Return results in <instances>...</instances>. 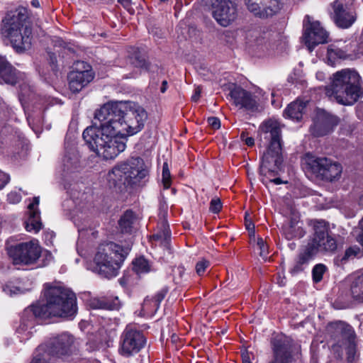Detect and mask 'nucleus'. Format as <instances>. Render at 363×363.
Wrapping results in <instances>:
<instances>
[{"label":"nucleus","mask_w":363,"mask_h":363,"mask_svg":"<svg viewBox=\"0 0 363 363\" xmlns=\"http://www.w3.org/2000/svg\"><path fill=\"white\" fill-rule=\"evenodd\" d=\"M22 79V74L15 69L4 57L0 60V80L8 84L14 85Z\"/></svg>","instance_id":"5701e85b"},{"label":"nucleus","mask_w":363,"mask_h":363,"mask_svg":"<svg viewBox=\"0 0 363 363\" xmlns=\"http://www.w3.org/2000/svg\"><path fill=\"white\" fill-rule=\"evenodd\" d=\"M163 220L160 223V230L152 236V238L160 242V245L166 248L169 247L171 233L169 231V225L165 219L167 212L164 211L160 213Z\"/></svg>","instance_id":"bb28decb"},{"label":"nucleus","mask_w":363,"mask_h":363,"mask_svg":"<svg viewBox=\"0 0 363 363\" xmlns=\"http://www.w3.org/2000/svg\"><path fill=\"white\" fill-rule=\"evenodd\" d=\"M147 118L145 110L132 102H109L95 113V123L82 136L89 148L104 160H113L126 147V137L140 132Z\"/></svg>","instance_id":"f257e3e1"},{"label":"nucleus","mask_w":363,"mask_h":363,"mask_svg":"<svg viewBox=\"0 0 363 363\" xmlns=\"http://www.w3.org/2000/svg\"><path fill=\"white\" fill-rule=\"evenodd\" d=\"M229 96L233 104L239 108L250 112L259 111V104L256 96L240 86H235L230 89Z\"/></svg>","instance_id":"6ab92c4d"},{"label":"nucleus","mask_w":363,"mask_h":363,"mask_svg":"<svg viewBox=\"0 0 363 363\" xmlns=\"http://www.w3.org/2000/svg\"><path fill=\"white\" fill-rule=\"evenodd\" d=\"M210 262L206 259H201L196 264V272L198 275L202 276L206 269L209 267Z\"/></svg>","instance_id":"c03bdc74"},{"label":"nucleus","mask_w":363,"mask_h":363,"mask_svg":"<svg viewBox=\"0 0 363 363\" xmlns=\"http://www.w3.org/2000/svg\"><path fill=\"white\" fill-rule=\"evenodd\" d=\"M272 182L274 183L275 184H280L282 183V181L280 178H276L274 179L270 180Z\"/></svg>","instance_id":"bf43d9fd"},{"label":"nucleus","mask_w":363,"mask_h":363,"mask_svg":"<svg viewBox=\"0 0 363 363\" xmlns=\"http://www.w3.org/2000/svg\"><path fill=\"white\" fill-rule=\"evenodd\" d=\"M246 228L248 230H253L254 229V225L250 222L249 223H246Z\"/></svg>","instance_id":"680f3d73"},{"label":"nucleus","mask_w":363,"mask_h":363,"mask_svg":"<svg viewBox=\"0 0 363 363\" xmlns=\"http://www.w3.org/2000/svg\"><path fill=\"white\" fill-rule=\"evenodd\" d=\"M273 351L274 359L269 363H289L291 361V346L286 340H274Z\"/></svg>","instance_id":"b1692460"},{"label":"nucleus","mask_w":363,"mask_h":363,"mask_svg":"<svg viewBox=\"0 0 363 363\" xmlns=\"http://www.w3.org/2000/svg\"><path fill=\"white\" fill-rule=\"evenodd\" d=\"M328 331L335 343L333 347H342L349 343L353 342L356 339V334L353 328L344 321H335L328 326Z\"/></svg>","instance_id":"a211bd4d"},{"label":"nucleus","mask_w":363,"mask_h":363,"mask_svg":"<svg viewBox=\"0 0 363 363\" xmlns=\"http://www.w3.org/2000/svg\"><path fill=\"white\" fill-rule=\"evenodd\" d=\"M28 16V9L18 6L15 11L7 13L1 21L2 36L10 41L18 53L29 50L32 45V28L25 24Z\"/></svg>","instance_id":"7ed1b4c3"},{"label":"nucleus","mask_w":363,"mask_h":363,"mask_svg":"<svg viewBox=\"0 0 363 363\" xmlns=\"http://www.w3.org/2000/svg\"><path fill=\"white\" fill-rule=\"evenodd\" d=\"M143 333L132 326H127L121 335L119 353L124 357L138 353L145 345Z\"/></svg>","instance_id":"4468645a"},{"label":"nucleus","mask_w":363,"mask_h":363,"mask_svg":"<svg viewBox=\"0 0 363 363\" xmlns=\"http://www.w3.org/2000/svg\"><path fill=\"white\" fill-rule=\"evenodd\" d=\"M40 203L39 196L33 199V201L28 204L29 216L25 222L27 231L33 233H38L43 228V223L40 219V213L38 209Z\"/></svg>","instance_id":"4be33fe9"},{"label":"nucleus","mask_w":363,"mask_h":363,"mask_svg":"<svg viewBox=\"0 0 363 363\" xmlns=\"http://www.w3.org/2000/svg\"><path fill=\"white\" fill-rule=\"evenodd\" d=\"M261 135L269 141V145L262 157L260 173L274 172L280 169L282 162L281 131L278 122L269 120L259 127Z\"/></svg>","instance_id":"39448f33"},{"label":"nucleus","mask_w":363,"mask_h":363,"mask_svg":"<svg viewBox=\"0 0 363 363\" xmlns=\"http://www.w3.org/2000/svg\"><path fill=\"white\" fill-rule=\"evenodd\" d=\"M361 252L360 248L357 246H352L348 247L342 256H338L335 259V262L337 264H343L347 262L349 259H353L356 256H358Z\"/></svg>","instance_id":"72a5a7b5"},{"label":"nucleus","mask_w":363,"mask_h":363,"mask_svg":"<svg viewBox=\"0 0 363 363\" xmlns=\"http://www.w3.org/2000/svg\"><path fill=\"white\" fill-rule=\"evenodd\" d=\"M135 220V216L132 211H126L119 220L118 224L122 232L129 233Z\"/></svg>","instance_id":"473e14b6"},{"label":"nucleus","mask_w":363,"mask_h":363,"mask_svg":"<svg viewBox=\"0 0 363 363\" xmlns=\"http://www.w3.org/2000/svg\"><path fill=\"white\" fill-rule=\"evenodd\" d=\"M245 143L247 145V146H253L254 144H255V140L252 137H247L246 138L245 140L244 141Z\"/></svg>","instance_id":"5fc2aeb1"},{"label":"nucleus","mask_w":363,"mask_h":363,"mask_svg":"<svg viewBox=\"0 0 363 363\" xmlns=\"http://www.w3.org/2000/svg\"><path fill=\"white\" fill-rule=\"evenodd\" d=\"M47 235H50L52 238L54 235V233H53V232H51L50 233H48Z\"/></svg>","instance_id":"338daca9"},{"label":"nucleus","mask_w":363,"mask_h":363,"mask_svg":"<svg viewBox=\"0 0 363 363\" xmlns=\"http://www.w3.org/2000/svg\"><path fill=\"white\" fill-rule=\"evenodd\" d=\"M314 256L315 255L313 251L306 245L303 251L296 259L293 267L290 269V273L292 275H296L303 272L308 267L309 262Z\"/></svg>","instance_id":"a878e982"},{"label":"nucleus","mask_w":363,"mask_h":363,"mask_svg":"<svg viewBox=\"0 0 363 363\" xmlns=\"http://www.w3.org/2000/svg\"><path fill=\"white\" fill-rule=\"evenodd\" d=\"M347 350V361L348 363H354L356 360V344L355 341L344 345Z\"/></svg>","instance_id":"ea45409f"},{"label":"nucleus","mask_w":363,"mask_h":363,"mask_svg":"<svg viewBox=\"0 0 363 363\" xmlns=\"http://www.w3.org/2000/svg\"><path fill=\"white\" fill-rule=\"evenodd\" d=\"M91 67L84 61H77L69 71V91L77 93L81 91L94 79Z\"/></svg>","instance_id":"dca6fc26"},{"label":"nucleus","mask_w":363,"mask_h":363,"mask_svg":"<svg viewBox=\"0 0 363 363\" xmlns=\"http://www.w3.org/2000/svg\"><path fill=\"white\" fill-rule=\"evenodd\" d=\"M339 123V119L324 110H318L310 131L315 137L324 136L333 131Z\"/></svg>","instance_id":"aec40b11"},{"label":"nucleus","mask_w":363,"mask_h":363,"mask_svg":"<svg viewBox=\"0 0 363 363\" xmlns=\"http://www.w3.org/2000/svg\"><path fill=\"white\" fill-rule=\"evenodd\" d=\"M247 10L261 18H268L281 9L280 0H245Z\"/></svg>","instance_id":"412c9836"},{"label":"nucleus","mask_w":363,"mask_h":363,"mask_svg":"<svg viewBox=\"0 0 363 363\" xmlns=\"http://www.w3.org/2000/svg\"><path fill=\"white\" fill-rule=\"evenodd\" d=\"M323 75H324V74H323V72H318V73L316 74V77H317L318 79L322 80V79H323V77H324Z\"/></svg>","instance_id":"e2e57ef3"},{"label":"nucleus","mask_w":363,"mask_h":363,"mask_svg":"<svg viewBox=\"0 0 363 363\" xmlns=\"http://www.w3.org/2000/svg\"><path fill=\"white\" fill-rule=\"evenodd\" d=\"M350 293L353 299L363 301V273L352 281Z\"/></svg>","instance_id":"c756f323"},{"label":"nucleus","mask_w":363,"mask_h":363,"mask_svg":"<svg viewBox=\"0 0 363 363\" xmlns=\"http://www.w3.org/2000/svg\"><path fill=\"white\" fill-rule=\"evenodd\" d=\"M31 5L35 8H38L40 7V2L38 0H32Z\"/></svg>","instance_id":"13d9d810"},{"label":"nucleus","mask_w":363,"mask_h":363,"mask_svg":"<svg viewBox=\"0 0 363 363\" xmlns=\"http://www.w3.org/2000/svg\"><path fill=\"white\" fill-rule=\"evenodd\" d=\"M162 182L164 189H169L172 184L170 171L167 162H164L162 166Z\"/></svg>","instance_id":"4c0bfd02"},{"label":"nucleus","mask_w":363,"mask_h":363,"mask_svg":"<svg viewBox=\"0 0 363 363\" xmlns=\"http://www.w3.org/2000/svg\"><path fill=\"white\" fill-rule=\"evenodd\" d=\"M44 303H36L26 308L21 315L16 333L21 342L31 337L35 325L39 321L52 317L65 318L68 315V289L61 281L45 283L43 285Z\"/></svg>","instance_id":"f03ea898"},{"label":"nucleus","mask_w":363,"mask_h":363,"mask_svg":"<svg viewBox=\"0 0 363 363\" xmlns=\"http://www.w3.org/2000/svg\"><path fill=\"white\" fill-rule=\"evenodd\" d=\"M132 64L138 68L145 71H151L150 65L141 56H136L132 60Z\"/></svg>","instance_id":"a19ab883"},{"label":"nucleus","mask_w":363,"mask_h":363,"mask_svg":"<svg viewBox=\"0 0 363 363\" xmlns=\"http://www.w3.org/2000/svg\"><path fill=\"white\" fill-rule=\"evenodd\" d=\"M3 290L6 294L11 296L25 293V290L22 289L19 286L14 285L12 283L6 284L4 286Z\"/></svg>","instance_id":"79ce46f5"},{"label":"nucleus","mask_w":363,"mask_h":363,"mask_svg":"<svg viewBox=\"0 0 363 363\" xmlns=\"http://www.w3.org/2000/svg\"><path fill=\"white\" fill-rule=\"evenodd\" d=\"M306 103L302 101H296L291 103L285 109L284 116L286 118L298 121L302 118L303 110Z\"/></svg>","instance_id":"cd10ccee"},{"label":"nucleus","mask_w":363,"mask_h":363,"mask_svg":"<svg viewBox=\"0 0 363 363\" xmlns=\"http://www.w3.org/2000/svg\"><path fill=\"white\" fill-rule=\"evenodd\" d=\"M247 133L246 132H242L240 134V139L242 141H245L246 138H247Z\"/></svg>","instance_id":"052dcab7"},{"label":"nucleus","mask_w":363,"mask_h":363,"mask_svg":"<svg viewBox=\"0 0 363 363\" xmlns=\"http://www.w3.org/2000/svg\"><path fill=\"white\" fill-rule=\"evenodd\" d=\"M359 233L357 235V241L361 244V245L363 247V218L359 223ZM363 255V252H362Z\"/></svg>","instance_id":"8fccbe9b"},{"label":"nucleus","mask_w":363,"mask_h":363,"mask_svg":"<svg viewBox=\"0 0 363 363\" xmlns=\"http://www.w3.org/2000/svg\"><path fill=\"white\" fill-rule=\"evenodd\" d=\"M90 306L94 309L117 310L121 306L118 296L113 297L111 301L106 298H94L90 302Z\"/></svg>","instance_id":"c85d7f7f"},{"label":"nucleus","mask_w":363,"mask_h":363,"mask_svg":"<svg viewBox=\"0 0 363 363\" xmlns=\"http://www.w3.org/2000/svg\"><path fill=\"white\" fill-rule=\"evenodd\" d=\"M330 17L341 28H348L355 22L357 13L354 0H335L331 4Z\"/></svg>","instance_id":"ddd939ff"},{"label":"nucleus","mask_w":363,"mask_h":363,"mask_svg":"<svg viewBox=\"0 0 363 363\" xmlns=\"http://www.w3.org/2000/svg\"><path fill=\"white\" fill-rule=\"evenodd\" d=\"M201 89L200 87H196L194 90V94L192 95L191 99L194 101H197L201 95Z\"/></svg>","instance_id":"3c124183"},{"label":"nucleus","mask_w":363,"mask_h":363,"mask_svg":"<svg viewBox=\"0 0 363 363\" xmlns=\"http://www.w3.org/2000/svg\"><path fill=\"white\" fill-rule=\"evenodd\" d=\"M327 270V267L323 264H315L312 269L313 281L315 283L320 282L323 277V274Z\"/></svg>","instance_id":"e433bc0d"},{"label":"nucleus","mask_w":363,"mask_h":363,"mask_svg":"<svg viewBox=\"0 0 363 363\" xmlns=\"http://www.w3.org/2000/svg\"><path fill=\"white\" fill-rule=\"evenodd\" d=\"M67 163L68 158L65 153L63 155L62 161L59 164L56 172L57 179L58 180V182L63 186L64 189H66L67 187V177L68 175Z\"/></svg>","instance_id":"7c9ffc66"},{"label":"nucleus","mask_w":363,"mask_h":363,"mask_svg":"<svg viewBox=\"0 0 363 363\" xmlns=\"http://www.w3.org/2000/svg\"><path fill=\"white\" fill-rule=\"evenodd\" d=\"M346 57L345 52L340 48H330L328 50L327 57L328 63L331 65L335 64L336 60L344 59Z\"/></svg>","instance_id":"f704fd0d"},{"label":"nucleus","mask_w":363,"mask_h":363,"mask_svg":"<svg viewBox=\"0 0 363 363\" xmlns=\"http://www.w3.org/2000/svg\"><path fill=\"white\" fill-rule=\"evenodd\" d=\"M49 353L44 347H38L30 363H53L50 355L64 358L68 354V334L62 333L50 339L48 343Z\"/></svg>","instance_id":"9d476101"},{"label":"nucleus","mask_w":363,"mask_h":363,"mask_svg":"<svg viewBox=\"0 0 363 363\" xmlns=\"http://www.w3.org/2000/svg\"><path fill=\"white\" fill-rule=\"evenodd\" d=\"M50 65L52 69V74L46 76L43 72L39 71L40 74L43 76L45 80L48 82H54L58 79V73L61 74L58 66L55 64L57 62L56 55L53 52H48Z\"/></svg>","instance_id":"2f4dec72"},{"label":"nucleus","mask_w":363,"mask_h":363,"mask_svg":"<svg viewBox=\"0 0 363 363\" xmlns=\"http://www.w3.org/2000/svg\"><path fill=\"white\" fill-rule=\"evenodd\" d=\"M149 171L143 160L139 157L116 165L108 174L107 180L111 186L121 188L122 186L136 184L146 178Z\"/></svg>","instance_id":"0eeeda50"},{"label":"nucleus","mask_w":363,"mask_h":363,"mask_svg":"<svg viewBox=\"0 0 363 363\" xmlns=\"http://www.w3.org/2000/svg\"><path fill=\"white\" fill-rule=\"evenodd\" d=\"M118 1L127 10L130 9L131 0H118Z\"/></svg>","instance_id":"864d4df0"},{"label":"nucleus","mask_w":363,"mask_h":363,"mask_svg":"<svg viewBox=\"0 0 363 363\" xmlns=\"http://www.w3.org/2000/svg\"><path fill=\"white\" fill-rule=\"evenodd\" d=\"M303 40L308 50L312 52L319 44L327 43L328 33L318 21H313L309 16L303 20Z\"/></svg>","instance_id":"2eb2a0df"},{"label":"nucleus","mask_w":363,"mask_h":363,"mask_svg":"<svg viewBox=\"0 0 363 363\" xmlns=\"http://www.w3.org/2000/svg\"><path fill=\"white\" fill-rule=\"evenodd\" d=\"M315 233L307 246L315 255L318 252L334 253L337 249L336 237L330 233L323 222H318L314 226Z\"/></svg>","instance_id":"9b49d317"},{"label":"nucleus","mask_w":363,"mask_h":363,"mask_svg":"<svg viewBox=\"0 0 363 363\" xmlns=\"http://www.w3.org/2000/svg\"><path fill=\"white\" fill-rule=\"evenodd\" d=\"M359 204L360 206H363V194L359 197Z\"/></svg>","instance_id":"0e129e2a"},{"label":"nucleus","mask_w":363,"mask_h":363,"mask_svg":"<svg viewBox=\"0 0 363 363\" xmlns=\"http://www.w3.org/2000/svg\"><path fill=\"white\" fill-rule=\"evenodd\" d=\"M130 251L129 245L122 247L113 242L101 244L94 259V272L106 279L116 277Z\"/></svg>","instance_id":"423d86ee"},{"label":"nucleus","mask_w":363,"mask_h":363,"mask_svg":"<svg viewBox=\"0 0 363 363\" xmlns=\"http://www.w3.org/2000/svg\"><path fill=\"white\" fill-rule=\"evenodd\" d=\"M349 303H345L343 306H342L340 307V308H347L349 306Z\"/></svg>","instance_id":"69168bd1"},{"label":"nucleus","mask_w":363,"mask_h":363,"mask_svg":"<svg viewBox=\"0 0 363 363\" xmlns=\"http://www.w3.org/2000/svg\"><path fill=\"white\" fill-rule=\"evenodd\" d=\"M9 176L0 170V190L9 183Z\"/></svg>","instance_id":"09e8293b"},{"label":"nucleus","mask_w":363,"mask_h":363,"mask_svg":"<svg viewBox=\"0 0 363 363\" xmlns=\"http://www.w3.org/2000/svg\"><path fill=\"white\" fill-rule=\"evenodd\" d=\"M133 270L137 274L147 273L150 270V266L147 260L143 257H139L135 259L133 262Z\"/></svg>","instance_id":"c9c22d12"},{"label":"nucleus","mask_w":363,"mask_h":363,"mask_svg":"<svg viewBox=\"0 0 363 363\" xmlns=\"http://www.w3.org/2000/svg\"><path fill=\"white\" fill-rule=\"evenodd\" d=\"M222 208V203L218 198H213L210 203V211L213 213H218Z\"/></svg>","instance_id":"a18cd8bd"},{"label":"nucleus","mask_w":363,"mask_h":363,"mask_svg":"<svg viewBox=\"0 0 363 363\" xmlns=\"http://www.w3.org/2000/svg\"><path fill=\"white\" fill-rule=\"evenodd\" d=\"M243 363H250L249 361L245 360Z\"/></svg>","instance_id":"774afa93"},{"label":"nucleus","mask_w":363,"mask_h":363,"mask_svg":"<svg viewBox=\"0 0 363 363\" xmlns=\"http://www.w3.org/2000/svg\"><path fill=\"white\" fill-rule=\"evenodd\" d=\"M208 125L213 129L217 130L220 127V121L216 117H210L208 118Z\"/></svg>","instance_id":"de8ad7c7"},{"label":"nucleus","mask_w":363,"mask_h":363,"mask_svg":"<svg viewBox=\"0 0 363 363\" xmlns=\"http://www.w3.org/2000/svg\"><path fill=\"white\" fill-rule=\"evenodd\" d=\"M7 200L10 203H18L21 200V196L16 191H11L7 195Z\"/></svg>","instance_id":"49530a36"},{"label":"nucleus","mask_w":363,"mask_h":363,"mask_svg":"<svg viewBox=\"0 0 363 363\" xmlns=\"http://www.w3.org/2000/svg\"><path fill=\"white\" fill-rule=\"evenodd\" d=\"M213 18L223 27H227L237 18V5L232 0H204Z\"/></svg>","instance_id":"f8f14e48"},{"label":"nucleus","mask_w":363,"mask_h":363,"mask_svg":"<svg viewBox=\"0 0 363 363\" xmlns=\"http://www.w3.org/2000/svg\"><path fill=\"white\" fill-rule=\"evenodd\" d=\"M285 43L281 40V36L277 33H264L256 37L253 49L259 56L271 55L282 50Z\"/></svg>","instance_id":"f3484780"},{"label":"nucleus","mask_w":363,"mask_h":363,"mask_svg":"<svg viewBox=\"0 0 363 363\" xmlns=\"http://www.w3.org/2000/svg\"><path fill=\"white\" fill-rule=\"evenodd\" d=\"M88 327V323L84 320H82L79 323V328L82 331H84Z\"/></svg>","instance_id":"6e6d98bb"},{"label":"nucleus","mask_w":363,"mask_h":363,"mask_svg":"<svg viewBox=\"0 0 363 363\" xmlns=\"http://www.w3.org/2000/svg\"><path fill=\"white\" fill-rule=\"evenodd\" d=\"M78 311L77 298L76 294L69 290V320L73 319Z\"/></svg>","instance_id":"58836bf2"},{"label":"nucleus","mask_w":363,"mask_h":363,"mask_svg":"<svg viewBox=\"0 0 363 363\" xmlns=\"http://www.w3.org/2000/svg\"><path fill=\"white\" fill-rule=\"evenodd\" d=\"M9 257L14 264L31 265L40 258L42 248L37 240L11 245L7 248Z\"/></svg>","instance_id":"1a4fd4ad"},{"label":"nucleus","mask_w":363,"mask_h":363,"mask_svg":"<svg viewBox=\"0 0 363 363\" xmlns=\"http://www.w3.org/2000/svg\"><path fill=\"white\" fill-rule=\"evenodd\" d=\"M168 292V289H160L152 298H146L142 305L143 315L153 316L160 307V304Z\"/></svg>","instance_id":"393cba45"},{"label":"nucleus","mask_w":363,"mask_h":363,"mask_svg":"<svg viewBox=\"0 0 363 363\" xmlns=\"http://www.w3.org/2000/svg\"><path fill=\"white\" fill-rule=\"evenodd\" d=\"M291 228H288L284 230V234L287 240H291L293 239L296 235L291 232Z\"/></svg>","instance_id":"603ef678"},{"label":"nucleus","mask_w":363,"mask_h":363,"mask_svg":"<svg viewBox=\"0 0 363 363\" xmlns=\"http://www.w3.org/2000/svg\"><path fill=\"white\" fill-rule=\"evenodd\" d=\"M167 88H168V83L166 80H164L162 82V86L160 87V91L162 93H164L167 91Z\"/></svg>","instance_id":"4d7b16f0"},{"label":"nucleus","mask_w":363,"mask_h":363,"mask_svg":"<svg viewBox=\"0 0 363 363\" xmlns=\"http://www.w3.org/2000/svg\"><path fill=\"white\" fill-rule=\"evenodd\" d=\"M331 79V84L325 89V94L338 104L352 105L363 96L361 77L355 69H342L334 73Z\"/></svg>","instance_id":"20e7f679"},{"label":"nucleus","mask_w":363,"mask_h":363,"mask_svg":"<svg viewBox=\"0 0 363 363\" xmlns=\"http://www.w3.org/2000/svg\"><path fill=\"white\" fill-rule=\"evenodd\" d=\"M304 168L315 177L325 181L338 179L342 171V166L326 157H318L306 153L303 158Z\"/></svg>","instance_id":"6e6552de"},{"label":"nucleus","mask_w":363,"mask_h":363,"mask_svg":"<svg viewBox=\"0 0 363 363\" xmlns=\"http://www.w3.org/2000/svg\"><path fill=\"white\" fill-rule=\"evenodd\" d=\"M257 246L259 250V256L263 259H267L268 257V246L262 238H259L257 242Z\"/></svg>","instance_id":"37998d69"}]
</instances>
